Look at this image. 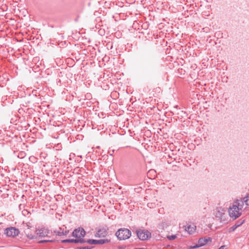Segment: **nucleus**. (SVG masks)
Segmentation results:
<instances>
[{
  "label": "nucleus",
  "instance_id": "1",
  "mask_svg": "<svg viewBox=\"0 0 249 249\" xmlns=\"http://www.w3.org/2000/svg\"><path fill=\"white\" fill-rule=\"evenodd\" d=\"M115 235L118 240H125L130 237L131 231L126 228H121L116 231Z\"/></svg>",
  "mask_w": 249,
  "mask_h": 249
},
{
  "label": "nucleus",
  "instance_id": "2",
  "mask_svg": "<svg viewBox=\"0 0 249 249\" xmlns=\"http://www.w3.org/2000/svg\"><path fill=\"white\" fill-rule=\"evenodd\" d=\"M229 213L231 217L235 219L241 215V212L239 210L238 207L233 204L229 209Z\"/></svg>",
  "mask_w": 249,
  "mask_h": 249
},
{
  "label": "nucleus",
  "instance_id": "3",
  "mask_svg": "<svg viewBox=\"0 0 249 249\" xmlns=\"http://www.w3.org/2000/svg\"><path fill=\"white\" fill-rule=\"evenodd\" d=\"M136 233L139 239L142 241L146 240L151 237V233L146 230H137Z\"/></svg>",
  "mask_w": 249,
  "mask_h": 249
},
{
  "label": "nucleus",
  "instance_id": "4",
  "mask_svg": "<svg viewBox=\"0 0 249 249\" xmlns=\"http://www.w3.org/2000/svg\"><path fill=\"white\" fill-rule=\"evenodd\" d=\"M214 214L216 218L220 222H222L226 221V214L223 209L221 208L216 209Z\"/></svg>",
  "mask_w": 249,
  "mask_h": 249
},
{
  "label": "nucleus",
  "instance_id": "5",
  "mask_svg": "<svg viewBox=\"0 0 249 249\" xmlns=\"http://www.w3.org/2000/svg\"><path fill=\"white\" fill-rule=\"evenodd\" d=\"M4 233L6 234L7 236L14 237L18 235L19 231L18 229L11 227L5 229Z\"/></svg>",
  "mask_w": 249,
  "mask_h": 249
},
{
  "label": "nucleus",
  "instance_id": "6",
  "mask_svg": "<svg viewBox=\"0 0 249 249\" xmlns=\"http://www.w3.org/2000/svg\"><path fill=\"white\" fill-rule=\"evenodd\" d=\"M212 242V238L211 237H204L199 238L198 240L197 244L194 246H191L190 249H196L200 247H202L206 245L207 243Z\"/></svg>",
  "mask_w": 249,
  "mask_h": 249
},
{
  "label": "nucleus",
  "instance_id": "7",
  "mask_svg": "<svg viewBox=\"0 0 249 249\" xmlns=\"http://www.w3.org/2000/svg\"><path fill=\"white\" fill-rule=\"evenodd\" d=\"M72 236L76 237L77 239L83 238L86 235V231L82 228H79L75 229L72 233Z\"/></svg>",
  "mask_w": 249,
  "mask_h": 249
},
{
  "label": "nucleus",
  "instance_id": "8",
  "mask_svg": "<svg viewBox=\"0 0 249 249\" xmlns=\"http://www.w3.org/2000/svg\"><path fill=\"white\" fill-rule=\"evenodd\" d=\"M110 241V239H103L100 240H95V239H88L87 240V243L89 244H94V245H102L106 243H108Z\"/></svg>",
  "mask_w": 249,
  "mask_h": 249
},
{
  "label": "nucleus",
  "instance_id": "9",
  "mask_svg": "<svg viewBox=\"0 0 249 249\" xmlns=\"http://www.w3.org/2000/svg\"><path fill=\"white\" fill-rule=\"evenodd\" d=\"M245 222V219L243 218H241L239 220L236 221L235 224L230 227L229 229V231L230 232H232L235 231V230L238 227L242 225Z\"/></svg>",
  "mask_w": 249,
  "mask_h": 249
},
{
  "label": "nucleus",
  "instance_id": "10",
  "mask_svg": "<svg viewBox=\"0 0 249 249\" xmlns=\"http://www.w3.org/2000/svg\"><path fill=\"white\" fill-rule=\"evenodd\" d=\"M107 230L105 228H101L98 230L95 236L96 237H105L107 234Z\"/></svg>",
  "mask_w": 249,
  "mask_h": 249
},
{
  "label": "nucleus",
  "instance_id": "11",
  "mask_svg": "<svg viewBox=\"0 0 249 249\" xmlns=\"http://www.w3.org/2000/svg\"><path fill=\"white\" fill-rule=\"evenodd\" d=\"M36 233L39 237H44L48 236L49 231L44 228H41L36 230Z\"/></svg>",
  "mask_w": 249,
  "mask_h": 249
},
{
  "label": "nucleus",
  "instance_id": "12",
  "mask_svg": "<svg viewBox=\"0 0 249 249\" xmlns=\"http://www.w3.org/2000/svg\"><path fill=\"white\" fill-rule=\"evenodd\" d=\"M233 204L238 207L239 210H241L243 207L244 202L242 200H237Z\"/></svg>",
  "mask_w": 249,
  "mask_h": 249
},
{
  "label": "nucleus",
  "instance_id": "13",
  "mask_svg": "<svg viewBox=\"0 0 249 249\" xmlns=\"http://www.w3.org/2000/svg\"><path fill=\"white\" fill-rule=\"evenodd\" d=\"M185 230L188 231L189 233H192L196 231V228L194 226L191 225H187L185 226Z\"/></svg>",
  "mask_w": 249,
  "mask_h": 249
},
{
  "label": "nucleus",
  "instance_id": "14",
  "mask_svg": "<svg viewBox=\"0 0 249 249\" xmlns=\"http://www.w3.org/2000/svg\"><path fill=\"white\" fill-rule=\"evenodd\" d=\"M77 240L76 239H65L62 241V243H77Z\"/></svg>",
  "mask_w": 249,
  "mask_h": 249
},
{
  "label": "nucleus",
  "instance_id": "15",
  "mask_svg": "<svg viewBox=\"0 0 249 249\" xmlns=\"http://www.w3.org/2000/svg\"><path fill=\"white\" fill-rule=\"evenodd\" d=\"M22 214L25 216H27L28 217H30L31 213L29 211L27 210H24L22 211Z\"/></svg>",
  "mask_w": 249,
  "mask_h": 249
},
{
  "label": "nucleus",
  "instance_id": "16",
  "mask_svg": "<svg viewBox=\"0 0 249 249\" xmlns=\"http://www.w3.org/2000/svg\"><path fill=\"white\" fill-rule=\"evenodd\" d=\"M26 236L28 238L30 239H36L37 238L36 236L35 235H33L32 234H30V233H26Z\"/></svg>",
  "mask_w": 249,
  "mask_h": 249
},
{
  "label": "nucleus",
  "instance_id": "17",
  "mask_svg": "<svg viewBox=\"0 0 249 249\" xmlns=\"http://www.w3.org/2000/svg\"><path fill=\"white\" fill-rule=\"evenodd\" d=\"M244 200L247 205H249V195L244 197Z\"/></svg>",
  "mask_w": 249,
  "mask_h": 249
},
{
  "label": "nucleus",
  "instance_id": "18",
  "mask_svg": "<svg viewBox=\"0 0 249 249\" xmlns=\"http://www.w3.org/2000/svg\"><path fill=\"white\" fill-rule=\"evenodd\" d=\"M29 160L33 162V163H35L36 162H37V159L36 158L34 157V156H31L30 158H29Z\"/></svg>",
  "mask_w": 249,
  "mask_h": 249
},
{
  "label": "nucleus",
  "instance_id": "19",
  "mask_svg": "<svg viewBox=\"0 0 249 249\" xmlns=\"http://www.w3.org/2000/svg\"><path fill=\"white\" fill-rule=\"evenodd\" d=\"M177 236L176 235H168L167 238L169 240H173L176 238Z\"/></svg>",
  "mask_w": 249,
  "mask_h": 249
},
{
  "label": "nucleus",
  "instance_id": "20",
  "mask_svg": "<svg viewBox=\"0 0 249 249\" xmlns=\"http://www.w3.org/2000/svg\"><path fill=\"white\" fill-rule=\"evenodd\" d=\"M55 232L58 235V236H61L63 235V231H62V230L61 228L59 229V231H55Z\"/></svg>",
  "mask_w": 249,
  "mask_h": 249
},
{
  "label": "nucleus",
  "instance_id": "21",
  "mask_svg": "<svg viewBox=\"0 0 249 249\" xmlns=\"http://www.w3.org/2000/svg\"><path fill=\"white\" fill-rule=\"evenodd\" d=\"M77 240V243H87V241L83 239V238H80L79 239H76Z\"/></svg>",
  "mask_w": 249,
  "mask_h": 249
},
{
  "label": "nucleus",
  "instance_id": "22",
  "mask_svg": "<svg viewBox=\"0 0 249 249\" xmlns=\"http://www.w3.org/2000/svg\"><path fill=\"white\" fill-rule=\"evenodd\" d=\"M51 242H52V240H43L39 241L38 242V243H44Z\"/></svg>",
  "mask_w": 249,
  "mask_h": 249
},
{
  "label": "nucleus",
  "instance_id": "23",
  "mask_svg": "<svg viewBox=\"0 0 249 249\" xmlns=\"http://www.w3.org/2000/svg\"><path fill=\"white\" fill-rule=\"evenodd\" d=\"M93 247L92 246H85L84 247V249H92Z\"/></svg>",
  "mask_w": 249,
  "mask_h": 249
},
{
  "label": "nucleus",
  "instance_id": "24",
  "mask_svg": "<svg viewBox=\"0 0 249 249\" xmlns=\"http://www.w3.org/2000/svg\"><path fill=\"white\" fill-rule=\"evenodd\" d=\"M69 231L68 230H66L65 231H63V235H67L68 234Z\"/></svg>",
  "mask_w": 249,
  "mask_h": 249
},
{
  "label": "nucleus",
  "instance_id": "25",
  "mask_svg": "<svg viewBox=\"0 0 249 249\" xmlns=\"http://www.w3.org/2000/svg\"><path fill=\"white\" fill-rule=\"evenodd\" d=\"M218 249H226V246H225V245L222 246L220 248H219Z\"/></svg>",
  "mask_w": 249,
  "mask_h": 249
},
{
  "label": "nucleus",
  "instance_id": "26",
  "mask_svg": "<svg viewBox=\"0 0 249 249\" xmlns=\"http://www.w3.org/2000/svg\"><path fill=\"white\" fill-rule=\"evenodd\" d=\"M75 249H84V247H77Z\"/></svg>",
  "mask_w": 249,
  "mask_h": 249
},
{
  "label": "nucleus",
  "instance_id": "27",
  "mask_svg": "<svg viewBox=\"0 0 249 249\" xmlns=\"http://www.w3.org/2000/svg\"><path fill=\"white\" fill-rule=\"evenodd\" d=\"M26 226L28 227V229H29L30 226L27 223H26Z\"/></svg>",
  "mask_w": 249,
  "mask_h": 249
}]
</instances>
